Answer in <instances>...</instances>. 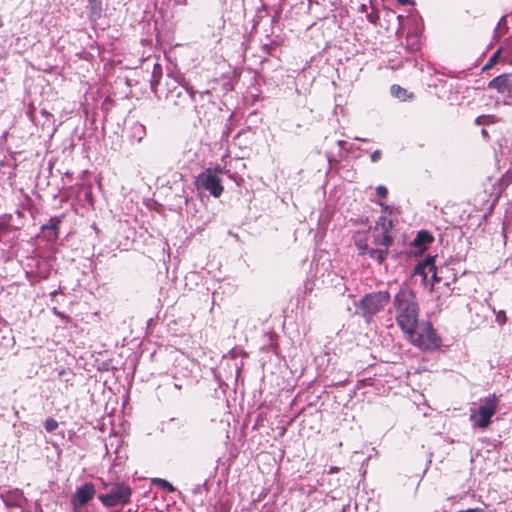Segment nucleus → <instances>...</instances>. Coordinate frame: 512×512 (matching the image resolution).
I'll return each mask as SVG.
<instances>
[{"mask_svg":"<svg viewBox=\"0 0 512 512\" xmlns=\"http://www.w3.org/2000/svg\"><path fill=\"white\" fill-rule=\"evenodd\" d=\"M484 118H485V116H480V117L476 118V122H477V124H482V123H484V121H483V119H484Z\"/></svg>","mask_w":512,"mask_h":512,"instance_id":"nucleus-23","label":"nucleus"},{"mask_svg":"<svg viewBox=\"0 0 512 512\" xmlns=\"http://www.w3.org/2000/svg\"><path fill=\"white\" fill-rule=\"evenodd\" d=\"M381 151L380 150H375L372 154H371V161L372 162H377L380 158H381Z\"/></svg>","mask_w":512,"mask_h":512,"instance_id":"nucleus-19","label":"nucleus"},{"mask_svg":"<svg viewBox=\"0 0 512 512\" xmlns=\"http://www.w3.org/2000/svg\"><path fill=\"white\" fill-rule=\"evenodd\" d=\"M398 2L400 4H403V5H412V4H414V0H398Z\"/></svg>","mask_w":512,"mask_h":512,"instance_id":"nucleus-22","label":"nucleus"},{"mask_svg":"<svg viewBox=\"0 0 512 512\" xmlns=\"http://www.w3.org/2000/svg\"><path fill=\"white\" fill-rule=\"evenodd\" d=\"M96 490L92 483H85L78 487L71 499L75 509L82 508L95 496Z\"/></svg>","mask_w":512,"mask_h":512,"instance_id":"nucleus-8","label":"nucleus"},{"mask_svg":"<svg viewBox=\"0 0 512 512\" xmlns=\"http://www.w3.org/2000/svg\"><path fill=\"white\" fill-rule=\"evenodd\" d=\"M376 192H377V194H378V195H380L381 197H385V196H386V194H387V189H386V187H384V186H381V185H380V186H378V187L376 188Z\"/></svg>","mask_w":512,"mask_h":512,"instance_id":"nucleus-20","label":"nucleus"},{"mask_svg":"<svg viewBox=\"0 0 512 512\" xmlns=\"http://www.w3.org/2000/svg\"><path fill=\"white\" fill-rule=\"evenodd\" d=\"M390 301L388 291H377L365 295L359 302L358 307L366 322H370L373 316L384 309Z\"/></svg>","mask_w":512,"mask_h":512,"instance_id":"nucleus-4","label":"nucleus"},{"mask_svg":"<svg viewBox=\"0 0 512 512\" xmlns=\"http://www.w3.org/2000/svg\"><path fill=\"white\" fill-rule=\"evenodd\" d=\"M221 178L215 175L211 168L206 169L197 178V185L200 188L208 191L212 196L219 197L224 188L221 183Z\"/></svg>","mask_w":512,"mask_h":512,"instance_id":"nucleus-6","label":"nucleus"},{"mask_svg":"<svg viewBox=\"0 0 512 512\" xmlns=\"http://www.w3.org/2000/svg\"><path fill=\"white\" fill-rule=\"evenodd\" d=\"M211 169H212V171L215 172V175H217V176L219 174H221L223 172V170H224V168L222 166H220V165H217V166H215L214 168H211Z\"/></svg>","mask_w":512,"mask_h":512,"instance_id":"nucleus-21","label":"nucleus"},{"mask_svg":"<svg viewBox=\"0 0 512 512\" xmlns=\"http://www.w3.org/2000/svg\"><path fill=\"white\" fill-rule=\"evenodd\" d=\"M391 91L396 97L401 98V99H404V96L406 95V92H407L405 89H403L397 85H393L391 87Z\"/></svg>","mask_w":512,"mask_h":512,"instance_id":"nucleus-16","label":"nucleus"},{"mask_svg":"<svg viewBox=\"0 0 512 512\" xmlns=\"http://www.w3.org/2000/svg\"><path fill=\"white\" fill-rule=\"evenodd\" d=\"M433 241V237L427 231L418 232L416 238L413 241V245L419 248L421 251L426 249L427 245Z\"/></svg>","mask_w":512,"mask_h":512,"instance_id":"nucleus-12","label":"nucleus"},{"mask_svg":"<svg viewBox=\"0 0 512 512\" xmlns=\"http://www.w3.org/2000/svg\"><path fill=\"white\" fill-rule=\"evenodd\" d=\"M175 387H176V388H178V389H180V388H181V386H180V385H178V384H175Z\"/></svg>","mask_w":512,"mask_h":512,"instance_id":"nucleus-25","label":"nucleus"},{"mask_svg":"<svg viewBox=\"0 0 512 512\" xmlns=\"http://www.w3.org/2000/svg\"><path fill=\"white\" fill-rule=\"evenodd\" d=\"M58 224L59 220L51 219L50 224H45L42 226V230L50 229L53 232L54 237H57Z\"/></svg>","mask_w":512,"mask_h":512,"instance_id":"nucleus-14","label":"nucleus"},{"mask_svg":"<svg viewBox=\"0 0 512 512\" xmlns=\"http://www.w3.org/2000/svg\"><path fill=\"white\" fill-rule=\"evenodd\" d=\"M488 88L512 98V73H504L495 77L488 83Z\"/></svg>","mask_w":512,"mask_h":512,"instance_id":"nucleus-9","label":"nucleus"},{"mask_svg":"<svg viewBox=\"0 0 512 512\" xmlns=\"http://www.w3.org/2000/svg\"><path fill=\"white\" fill-rule=\"evenodd\" d=\"M499 399L495 394L481 399L477 408L470 410V420L474 426L487 428L491 423V418L497 411Z\"/></svg>","mask_w":512,"mask_h":512,"instance_id":"nucleus-3","label":"nucleus"},{"mask_svg":"<svg viewBox=\"0 0 512 512\" xmlns=\"http://www.w3.org/2000/svg\"><path fill=\"white\" fill-rule=\"evenodd\" d=\"M500 55V49L497 50L489 59V61L485 64V66L483 67V70H486V69H489L491 68L496 62H497V59Z\"/></svg>","mask_w":512,"mask_h":512,"instance_id":"nucleus-17","label":"nucleus"},{"mask_svg":"<svg viewBox=\"0 0 512 512\" xmlns=\"http://www.w3.org/2000/svg\"><path fill=\"white\" fill-rule=\"evenodd\" d=\"M507 318H506V314L504 311H499L496 315V321L500 324V325H503L505 322H506Z\"/></svg>","mask_w":512,"mask_h":512,"instance_id":"nucleus-18","label":"nucleus"},{"mask_svg":"<svg viewBox=\"0 0 512 512\" xmlns=\"http://www.w3.org/2000/svg\"><path fill=\"white\" fill-rule=\"evenodd\" d=\"M3 26L2 18L0 17V28Z\"/></svg>","mask_w":512,"mask_h":512,"instance_id":"nucleus-24","label":"nucleus"},{"mask_svg":"<svg viewBox=\"0 0 512 512\" xmlns=\"http://www.w3.org/2000/svg\"><path fill=\"white\" fill-rule=\"evenodd\" d=\"M58 427V422L54 418H47L45 421V429L48 432H53Z\"/></svg>","mask_w":512,"mask_h":512,"instance_id":"nucleus-15","label":"nucleus"},{"mask_svg":"<svg viewBox=\"0 0 512 512\" xmlns=\"http://www.w3.org/2000/svg\"><path fill=\"white\" fill-rule=\"evenodd\" d=\"M415 273L422 275L424 279L431 273L435 282L440 281V278L437 276L433 257H428L423 262L419 263L415 268Z\"/></svg>","mask_w":512,"mask_h":512,"instance_id":"nucleus-10","label":"nucleus"},{"mask_svg":"<svg viewBox=\"0 0 512 512\" xmlns=\"http://www.w3.org/2000/svg\"><path fill=\"white\" fill-rule=\"evenodd\" d=\"M405 336L410 343L423 350H432L440 345V339L429 322H418L417 327Z\"/></svg>","mask_w":512,"mask_h":512,"instance_id":"nucleus-2","label":"nucleus"},{"mask_svg":"<svg viewBox=\"0 0 512 512\" xmlns=\"http://www.w3.org/2000/svg\"><path fill=\"white\" fill-rule=\"evenodd\" d=\"M395 321L404 334L411 333L419 322L420 308L414 291L407 285L400 287L394 296Z\"/></svg>","mask_w":512,"mask_h":512,"instance_id":"nucleus-1","label":"nucleus"},{"mask_svg":"<svg viewBox=\"0 0 512 512\" xmlns=\"http://www.w3.org/2000/svg\"><path fill=\"white\" fill-rule=\"evenodd\" d=\"M131 494L132 490L128 485L115 483L107 493L99 495L98 499L106 508H113L129 503Z\"/></svg>","mask_w":512,"mask_h":512,"instance_id":"nucleus-5","label":"nucleus"},{"mask_svg":"<svg viewBox=\"0 0 512 512\" xmlns=\"http://www.w3.org/2000/svg\"><path fill=\"white\" fill-rule=\"evenodd\" d=\"M355 245L361 254H368L371 258L377 260L379 263L383 262L387 257L386 249H374L369 247L368 239L365 234L356 235Z\"/></svg>","mask_w":512,"mask_h":512,"instance_id":"nucleus-7","label":"nucleus"},{"mask_svg":"<svg viewBox=\"0 0 512 512\" xmlns=\"http://www.w3.org/2000/svg\"><path fill=\"white\" fill-rule=\"evenodd\" d=\"M372 237H373V244L375 246H379L378 249H386V251L388 252V247L392 243V238L388 234L387 228H383L380 231L376 228L373 231Z\"/></svg>","mask_w":512,"mask_h":512,"instance_id":"nucleus-11","label":"nucleus"},{"mask_svg":"<svg viewBox=\"0 0 512 512\" xmlns=\"http://www.w3.org/2000/svg\"><path fill=\"white\" fill-rule=\"evenodd\" d=\"M153 483L157 484L161 488L165 489L167 492H174L175 491L174 486L171 483H169L167 480H165V479L155 478V479H153Z\"/></svg>","mask_w":512,"mask_h":512,"instance_id":"nucleus-13","label":"nucleus"}]
</instances>
